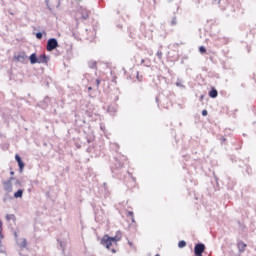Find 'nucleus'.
I'll use <instances>...</instances> for the list:
<instances>
[{
  "mask_svg": "<svg viewBox=\"0 0 256 256\" xmlns=\"http://www.w3.org/2000/svg\"><path fill=\"white\" fill-rule=\"evenodd\" d=\"M127 159L125 156H115L113 158V162L110 165V169L112 172L113 177H117L118 179H121L120 173L121 169H123L124 162Z\"/></svg>",
  "mask_w": 256,
  "mask_h": 256,
  "instance_id": "1",
  "label": "nucleus"
},
{
  "mask_svg": "<svg viewBox=\"0 0 256 256\" xmlns=\"http://www.w3.org/2000/svg\"><path fill=\"white\" fill-rule=\"evenodd\" d=\"M228 15L231 17H239V15H243V10L241 9V2L236 1L234 5L227 6Z\"/></svg>",
  "mask_w": 256,
  "mask_h": 256,
  "instance_id": "2",
  "label": "nucleus"
},
{
  "mask_svg": "<svg viewBox=\"0 0 256 256\" xmlns=\"http://www.w3.org/2000/svg\"><path fill=\"white\" fill-rule=\"evenodd\" d=\"M59 47V42L56 40V38H50L47 41L46 49L47 51H55Z\"/></svg>",
  "mask_w": 256,
  "mask_h": 256,
  "instance_id": "3",
  "label": "nucleus"
},
{
  "mask_svg": "<svg viewBox=\"0 0 256 256\" xmlns=\"http://www.w3.org/2000/svg\"><path fill=\"white\" fill-rule=\"evenodd\" d=\"M79 15H81L82 21H87L89 19V15H91V12L87 8L81 7L78 10Z\"/></svg>",
  "mask_w": 256,
  "mask_h": 256,
  "instance_id": "4",
  "label": "nucleus"
},
{
  "mask_svg": "<svg viewBox=\"0 0 256 256\" xmlns=\"http://www.w3.org/2000/svg\"><path fill=\"white\" fill-rule=\"evenodd\" d=\"M101 245H103L104 247H106V249H110L111 245H113V243L111 242V238L109 237V235H104L103 238L101 239Z\"/></svg>",
  "mask_w": 256,
  "mask_h": 256,
  "instance_id": "5",
  "label": "nucleus"
},
{
  "mask_svg": "<svg viewBox=\"0 0 256 256\" xmlns=\"http://www.w3.org/2000/svg\"><path fill=\"white\" fill-rule=\"evenodd\" d=\"M14 59H16V61L19 63H25L26 59H29V57L27 54H25V52H20L18 55L14 56Z\"/></svg>",
  "mask_w": 256,
  "mask_h": 256,
  "instance_id": "6",
  "label": "nucleus"
},
{
  "mask_svg": "<svg viewBox=\"0 0 256 256\" xmlns=\"http://www.w3.org/2000/svg\"><path fill=\"white\" fill-rule=\"evenodd\" d=\"M37 63H39V64L49 63V56H47L46 54L40 55L38 57Z\"/></svg>",
  "mask_w": 256,
  "mask_h": 256,
  "instance_id": "7",
  "label": "nucleus"
},
{
  "mask_svg": "<svg viewBox=\"0 0 256 256\" xmlns=\"http://www.w3.org/2000/svg\"><path fill=\"white\" fill-rule=\"evenodd\" d=\"M121 237H122L121 231H117L115 236L110 237V241L111 243H117V241H121Z\"/></svg>",
  "mask_w": 256,
  "mask_h": 256,
  "instance_id": "8",
  "label": "nucleus"
},
{
  "mask_svg": "<svg viewBox=\"0 0 256 256\" xmlns=\"http://www.w3.org/2000/svg\"><path fill=\"white\" fill-rule=\"evenodd\" d=\"M214 5H219L222 10H225V6L227 5V0H213Z\"/></svg>",
  "mask_w": 256,
  "mask_h": 256,
  "instance_id": "9",
  "label": "nucleus"
},
{
  "mask_svg": "<svg viewBox=\"0 0 256 256\" xmlns=\"http://www.w3.org/2000/svg\"><path fill=\"white\" fill-rule=\"evenodd\" d=\"M237 247H238L239 253H245L247 244H245V242H243V241H240V242H238Z\"/></svg>",
  "mask_w": 256,
  "mask_h": 256,
  "instance_id": "10",
  "label": "nucleus"
},
{
  "mask_svg": "<svg viewBox=\"0 0 256 256\" xmlns=\"http://www.w3.org/2000/svg\"><path fill=\"white\" fill-rule=\"evenodd\" d=\"M117 109H118L117 105L114 104V105L108 106L107 111L109 114H111L113 116V115H115V113H117Z\"/></svg>",
  "mask_w": 256,
  "mask_h": 256,
  "instance_id": "11",
  "label": "nucleus"
},
{
  "mask_svg": "<svg viewBox=\"0 0 256 256\" xmlns=\"http://www.w3.org/2000/svg\"><path fill=\"white\" fill-rule=\"evenodd\" d=\"M13 179H15V178L14 177H10V180L4 182V189L6 191H11V187H12L11 181H13Z\"/></svg>",
  "mask_w": 256,
  "mask_h": 256,
  "instance_id": "12",
  "label": "nucleus"
},
{
  "mask_svg": "<svg viewBox=\"0 0 256 256\" xmlns=\"http://www.w3.org/2000/svg\"><path fill=\"white\" fill-rule=\"evenodd\" d=\"M219 95V92H217V89L212 88L209 91V97H211V99H217V96Z\"/></svg>",
  "mask_w": 256,
  "mask_h": 256,
  "instance_id": "13",
  "label": "nucleus"
},
{
  "mask_svg": "<svg viewBox=\"0 0 256 256\" xmlns=\"http://www.w3.org/2000/svg\"><path fill=\"white\" fill-rule=\"evenodd\" d=\"M29 59H30V63L31 65H35L38 61V57H37V54L36 53H32L30 56H29Z\"/></svg>",
  "mask_w": 256,
  "mask_h": 256,
  "instance_id": "14",
  "label": "nucleus"
},
{
  "mask_svg": "<svg viewBox=\"0 0 256 256\" xmlns=\"http://www.w3.org/2000/svg\"><path fill=\"white\" fill-rule=\"evenodd\" d=\"M23 197V189H18L15 193H14V198L15 199H21Z\"/></svg>",
  "mask_w": 256,
  "mask_h": 256,
  "instance_id": "15",
  "label": "nucleus"
},
{
  "mask_svg": "<svg viewBox=\"0 0 256 256\" xmlns=\"http://www.w3.org/2000/svg\"><path fill=\"white\" fill-rule=\"evenodd\" d=\"M6 220L7 221H13V223H15L17 221V218L15 217V214H7L6 215Z\"/></svg>",
  "mask_w": 256,
  "mask_h": 256,
  "instance_id": "16",
  "label": "nucleus"
},
{
  "mask_svg": "<svg viewBox=\"0 0 256 256\" xmlns=\"http://www.w3.org/2000/svg\"><path fill=\"white\" fill-rule=\"evenodd\" d=\"M88 67H89L90 69H97V61L90 60V61L88 62Z\"/></svg>",
  "mask_w": 256,
  "mask_h": 256,
  "instance_id": "17",
  "label": "nucleus"
},
{
  "mask_svg": "<svg viewBox=\"0 0 256 256\" xmlns=\"http://www.w3.org/2000/svg\"><path fill=\"white\" fill-rule=\"evenodd\" d=\"M110 149H111L112 151H115L116 153H118V151H119V144H117V143H111V144H110Z\"/></svg>",
  "mask_w": 256,
  "mask_h": 256,
  "instance_id": "18",
  "label": "nucleus"
},
{
  "mask_svg": "<svg viewBox=\"0 0 256 256\" xmlns=\"http://www.w3.org/2000/svg\"><path fill=\"white\" fill-rule=\"evenodd\" d=\"M141 63L144 65V67H151V60L149 59H142Z\"/></svg>",
  "mask_w": 256,
  "mask_h": 256,
  "instance_id": "19",
  "label": "nucleus"
},
{
  "mask_svg": "<svg viewBox=\"0 0 256 256\" xmlns=\"http://www.w3.org/2000/svg\"><path fill=\"white\" fill-rule=\"evenodd\" d=\"M176 87H180L181 89H185V85H183V80L177 79L176 81Z\"/></svg>",
  "mask_w": 256,
  "mask_h": 256,
  "instance_id": "20",
  "label": "nucleus"
},
{
  "mask_svg": "<svg viewBox=\"0 0 256 256\" xmlns=\"http://www.w3.org/2000/svg\"><path fill=\"white\" fill-rule=\"evenodd\" d=\"M179 249H183V247H187V242L185 240H181L178 242Z\"/></svg>",
  "mask_w": 256,
  "mask_h": 256,
  "instance_id": "21",
  "label": "nucleus"
},
{
  "mask_svg": "<svg viewBox=\"0 0 256 256\" xmlns=\"http://www.w3.org/2000/svg\"><path fill=\"white\" fill-rule=\"evenodd\" d=\"M18 245L22 249H25V247H27V239L23 238L22 242L20 244H18Z\"/></svg>",
  "mask_w": 256,
  "mask_h": 256,
  "instance_id": "22",
  "label": "nucleus"
},
{
  "mask_svg": "<svg viewBox=\"0 0 256 256\" xmlns=\"http://www.w3.org/2000/svg\"><path fill=\"white\" fill-rule=\"evenodd\" d=\"M58 243L60 245V249H62V252L65 253L66 243L64 241H59V240H58Z\"/></svg>",
  "mask_w": 256,
  "mask_h": 256,
  "instance_id": "23",
  "label": "nucleus"
},
{
  "mask_svg": "<svg viewBox=\"0 0 256 256\" xmlns=\"http://www.w3.org/2000/svg\"><path fill=\"white\" fill-rule=\"evenodd\" d=\"M18 167L20 171H23V169L25 168V163L23 162V160L21 162H18Z\"/></svg>",
  "mask_w": 256,
  "mask_h": 256,
  "instance_id": "24",
  "label": "nucleus"
},
{
  "mask_svg": "<svg viewBox=\"0 0 256 256\" xmlns=\"http://www.w3.org/2000/svg\"><path fill=\"white\" fill-rule=\"evenodd\" d=\"M199 52L200 53H207V48H205V46H200L199 47Z\"/></svg>",
  "mask_w": 256,
  "mask_h": 256,
  "instance_id": "25",
  "label": "nucleus"
},
{
  "mask_svg": "<svg viewBox=\"0 0 256 256\" xmlns=\"http://www.w3.org/2000/svg\"><path fill=\"white\" fill-rule=\"evenodd\" d=\"M15 160L17 163H21L23 160L21 159V156H19V154L15 155Z\"/></svg>",
  "mask_w": 256,
  "mask_h": 256,
  "instance_id": "26",
  "label": "nucleus"
},
{
  "mask_svg": "<svg viewBox=\"0 0 256 256\" xmlns=\"http://www.w3.org/2000/svg\"><path fill=\"white\" fill-rule=\"evenodd\" d=\"M36 39H43V32H37Z\"/></svg>",
  "mask_w": 256,
  "mask_h": 256,
  "instance_id": "27",
  "label": "nucleus"
},
{
  "mask_svg": "<svg viewBox=\"0 0 256 256\" xmlns=\"http://www.w3.org/2000/svg\"><path fill=\"white\" fill-rule=\"evenodd\" d=\"M157 57L158 59H163V52H161V50L157 51Z\"/></svg>",
  "mask_w": 256,
  "mask_h": 256,
  "instance_id": "28",
  "label": "nucleus"
},
{
  "mask_svg": "<svg viewBox=\"0 0 256 256\" xmlns=\"http://www.w3.org/2000/svg\"><path fill=\"white\" fill-rule=\"evenodd\" d=\"M136 79H137L139 82H141V81H143V76H140V75H139V72H137V73H136Z\"/></svg>",
  "mask_w": 256,
  "mask_h": 256,
  "instance_id": "29",
  "label": "nucleus"
},
{
  "mask_svg": "<svg viewBox=\"0 0 256 256\" xmlns=\"http://www.w3.org/2000/svg\"><path fill=\"white\" fill-rule=\"evenodd\" d=\"M48 99H49V98L46 97L43 102H40V106H42L43 108L47 107V105H46V104H43V103H45V101H47Z\"/></svg>",
  "mask_w": 256,
  "mask_h": 256,
  "instance_id": "30",
  "label": "nucleus"
},
{
  "mask_svg": "<svg viewBox=\"0 0 256 256\" xmlns=\"http://www.w3.org/2000/svg\"><path fill=\"white\" fill-rule=\"evenodd\" d=\"M171 25H177V17H173Z\"/></svg>",
  "mask_w": 256,
  "mask_h": 256,
  "instance_id": "31",
  "label": "nucleus"
},
{
  "mask_svg": "<svg viewBox=\"0 0 256 256\" xmlns=\"http://www.w3.org/2000/svg\"><path fill=\"white\" fill-rule=\"evenodd\" d=\"M221 43L222 45H227V38H222Z\"/></svg>",
  "mask_w": 256,
  "mask_h": 256,
  "instance_id": "32",
  "label": "nucleus"
},
{
  "mask_svg": "<svg viewBox=\"0 0 256 256\" xmlns=\"http://www.w3.org/2000/svg\"><path fill=\"white\" fill-rule=\"evenodd\" d=\"M99 85H101V80L100 79H96V87L99 88Z\"/></svg>",
  "mask_w": 256,
  "mask_h": 256,
  "instance_id": "33",
  "label": "nucleus"
},
{
  "mask_svg": "<svg viewBox=\"0 0 256 256\" xmlns=\"http://www.w3.org/2000/svg\"><path fill=\"white\" fill-rule=\"evenodd\" d=\"M207 114H208L207 110H203V111H202V116H203V117H207Z\"/></svg>",
  "mask_w": 256,
  "mask_h": 256,
  "instance_id": "34",
  "label": "nucleus"
},
{
  "mask_svg": "<svg viewBox=\"0 0 256 256\" xmlns=\"http://www.w3.org/2000/svg\"><path fill=\"white\" fill-rule=\"evenodd\" d=\"M128 215H129L130 217H133V212L129 211V212H128Z\"/></svg>",
  "mask_w": 256,
  "mask_h": 256,
  "instance_id": "35",
  "label": "nucleus"
},
{
  "mask_svg": "<svg viewBox=\"0 0 256 256\" xmlns=\"http://www.w3.org/2000/svg\"><path fill=\"white\" fill-rule=\"evenodd\" d=\"M221 141H222L223 143H225V141H227V139H225L224 137H222V138H221Z\"/></svg>",
  "mask_w": 256,
  "mask_h": 256,
  "instance_id": "36",
  "label": "nucleus"
},
{
  "mask_svg": "<svg viewBox=\"0 0 256 256\" xmlns=\"http://www.w3.org/2000/svg\"><path fill=\"white\" fill-rule=\"evenodd\" d=\"M88 91H93V87L89 86Z\"/></svg>",
  "mask_w": 256,
  "mask_h": 256,
  "instance_id": "37",
  "label": "nucleus"
},
{
  "mask_svg": "<svg viewBox=\"0 0 256 256\" xmlns=\"http://www.w3.org/2000/svg\"><path fill=\"white\" fill-rule=\"evenodd\" d=\"M1 229H0V239H3V234L1 233Z\"/></svg>",
  "mask_w": 256,
  "mask_h": 256,
  "instance_id": "38",
  "label": "nucleus"
},
{
  "mask_svg": "<svg viewBox=\"0 0 256 256\" xmlns=\"http://www.w3.org/2000/svg\"><path fill=\"white\" fill-rule=\"evenodd\" d=\"M14 237H15V239H17V237H18L17 232H14Z\"/></svg>",
  "mask_w": 256,
  "mask_h": 256,
  "instance_id": "39",
  "label": "nucleus"
},
{
  "mask_svg": "<svg viewBox=\"0 0 256 256\" xmlns=\"http://www.w3.org/2000/svg\"><path fill=\"white\" fill-rule=\"evenodd\" d=\"M156 103H159V97H156Z\"/></svg>",
  "mask_w": 256,
  "mask_h": 256,
  "instance_id": "40",
  "label": "nucleus"
},
{
  "mask_svg": "<svg viewBox=\"0 0 256 256\" xmlns=\"http://www.w3.org/2000/svg\"><path fill=\"white\" fill-rule=\"evenodd\" d=\"M246 172H247V173H248V175H249V172H250L249 168H247V169H246Z\"/></svg>",
  "mask_w": 256,
  "mask_h": 256,
  "instance_id": "41",
  "label": "nucleus"
},
{
  "mask_svg": "<svg viewBox=\"0 0 256 256\" xmlns=\"http://www.w3.org/2000/svg\"><path fill=\"white\" fill-rule=\"evenodd\" d=\"M10 175H15V172L11 171V172H10Z\"/></svg>",
  "mask_w": 256,
  "mask_h": 256,
  "instance_id": "42",
  "label": "nucleus"
},
{
  "mask_svg": "<svg viewBox=\"0 0 256 256\" xmlns=\"http://www.w3.org/2000/svg\"><path fill=\"white\" fill-rule=\"evenodd\" d=\"M131 178H132V180H133L134 182L136 181L135 177H132V176H131Z\"/></svg>",
  "mask_w": 256,
  "mask_h": 256,
  "instance_id": "43",
  "label": "nucleus"
},
{
  "mask_svg": "<svg viewBox=\"0 0 256 256\" xmlns=\"http://www.w3.org/2000/svg\"><path fill=\"white\" fill-rule=\"evenodd\" d=\"M3 245V243L1 242V238H0V247Z\"/></svg>",
  "mask_w": 256,
  "mask_h": 256,
  "instance_id": "44",
  "label": "nucleus"
},
{
  "mask_svg": "<svg viewBox=\"0 0 256 256\" xmlns=\"http://www.w3.org/2000/svg\"><path fill=\"white\" fill-rule=\"evenodd\" d=\"M112 253H116L115 249H112Z\"/></svg>",
  "mask_w": 256,
  "mask_h": 256,
  "instance_id": "45",
  "label": "nucleus"
},
{
  "mask_svg": "<svg viewBox=\"0 0 256 256\" xmlns=\"http://www.w3.org/2000/svg\"><path fill=\"white\" fill-rule=\"evenodd\" d=\"M202 99H203V95L200 97V101H202Z\"/></svg>",
  "mask_w": 256,
  "mask_h": 256,
  "instance_id": "46",
  "label": "nucleus"
},
{
  "mask_svg": "<svg viewBox=\"0 0 256 256\" xmlns=\"http://www.w3.org/2000/svg\"><path fill=\"white\" fill-rule=\"evenodd\" d=\"M3 225V222L0 221V227Z\"/></svg>",
  "mask_w": 256,
  "mask_h": 256,
  "instance_id": "47",
  "label": "nucleus"
},
{
  "mask_svg": "<svg viewBox=\"0 0 256 256\" xmlns=\"http://www.w3.org/2000/svg\"><path fill=\"white\" fill-rule=\"evenodd\" d=\"M132 222H135V219L132 218Z\"/></svg>",
  "mask_w": 256,
  "mask_h": 256,
  "instance_id": "48",
  "label": "nucleus"
},
{
  "mask_svg": "<svg viewBox=\"0 0 256 256\" xmlns=\"http://www.w3.org/2000/svg\"><path fill=\"white\" fill-rule=\"evenodd\" d=\"M100 129H103V126H101Z\"/></svg>",
  "mask_w": 256,
  "mask_h": 256,
  "instance_id": "49",
  "label": "nucleus"
},
{
  "mask_svg": "<svg viewBox=\"0 0 256 256\" xmlns=\"http://www.w3.org/2000/svg\"><path fill=\"white\" fill-rule=\"evenodd\" d=\"M155 256H160L159 254H156Z\"/></svg>",
  "mask_w": 256,
  "mask_h": 256,
  "instance_id": "50",
  "label": "nucleus"
}]
</instances>
